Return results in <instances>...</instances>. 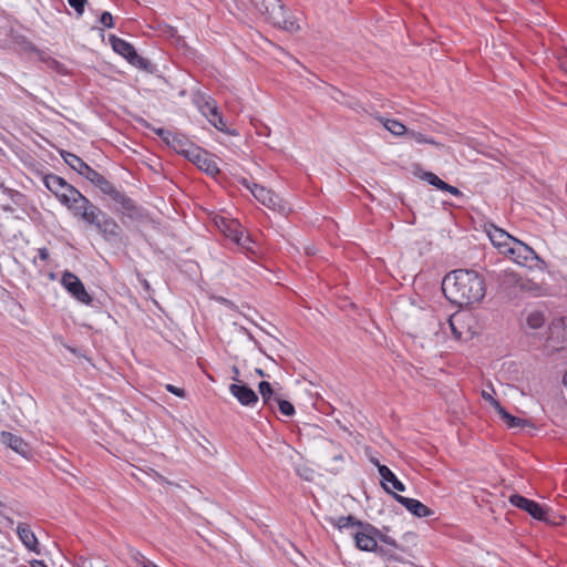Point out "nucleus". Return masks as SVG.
<instances>
[{
  "label": "nucleus",
  "mask_w": 567,
  "mask_h": 567,
  "mask_svg": "<svg viewBox=\"0 0 567 567\" xmlns=\"http://www.w3.org/2000/svg\"><path fill=\"white\" fill-rule=\"evenodd\" d=\"M444 296L458 307L481 301L486 292L485 280L477 271L456 269L447 274L442 281Z\"/></svg>",
  "instance_id": "1"
},
{
  "label": "nucleus",
  "mask_w": 567,
  "mask_h": 567,
  "mask_svg": "<svg viewBox=\"0 0 567 567\" xmlns=\"http://www.w3.org/2000/svg\"><path fill=\"white\" fill-rule=\"evenodd\" d=\"M327 522L339 530L357 528L352 532V537L359 550L375 553L379 547V528L368 522L360 520L353 515L328 517Z\"/></svg>",
  "instance_id": "2"
},
{
  "label": "nucleus",
  "mask_w": 567,
  "mask_h": 567,
  "mask_svg": "<svg viewBox=\"0 0 567 567\" xmlns=\"http://www.w3.org/2000/svg\"><path fill=\"white\" fill-rule=\"evenodd\" d=\"M256 9L268 17L275 24L289 32L300 30L298 20L295 17L287 16V10L280 0H250Z\"/></svg>",
  "instance_id": "3"
},
{
  "label": "nucleus",
  "mask_w": 567,
  "mask_h": 567,
  "mask_svg": "<svg viewBox=\"0 0 567 567\" xmlns=\"http://www.w3.org/2000/svg\"><path fill=\"white\" fill-rule=\"evenodd\" d=\"M45 187L56 197V199L66 208L73 204L76 198L81 199V192L68 183L63 177L53 173L43 177Z\"/></svg>",
  "instance_id": "4"
},
{
  "label": "nucleus",
  "mask_w": 567,
  "mask_h": 567,
  "mask_svg": "<svg viewBox=\"0 0 567 567\" xmlns=\"http://www.w3.org/2000/svg\"><path fill=\"white\" fill-rule=\"evenodd\" d=\"M60 155L73 171H75L79 175L87 179L90 183H92L95 187H97L101 192L102 188L107 186V181L102 174H100L97 171L93 169L90 165H87L81 157L78 155L68 152V151H60Z\"/></svg>",
  "instance_id": "5"
},
{
  "label": "nucleus",
  "mask_w": 567,
  "mask_h": 567,
  "mask_svg": "<svg viewBox=\"0 0 567 567\" xmlns=\"http://www.w3.org/2000/svg\"><path fill=\"white\" fill-rule=\"evenodd\" d=\"M509 503L528 513L534 519H537L539 522H545L547 524L558 525L564 520L565 518L563 516H558V522L554 518H550L548 516V511L546 507L540 505L539 503L529 499L523 495L519 494H513L509 496Z\"/></svg>",
  "instance_id": "6"
},
{
  "label": "nucleus",
  "mask_w": 567,
  "mask_h": 567,
  "mask_svg": "<svg viewBox=\"0 0 567 567\" xmlns=\"http://www.w3.org/2000/svg\"><path fill=\"white\" fill-rule=\"evenodd\" d=\"M320 465L332 474L342 470L344 451L342 446L333 441H326L320 451Z\"/></svg>",
  "instance_id": "7"
},
{
  "label": "nucleus",
  "mask_w": 567,
  "mask_h": 567,
  "mask_svg": "<svg viewBox=\"0 0 567 567\" xmlns=\"http://www.w3.org/2000/svg\"><path fill=\"white\" fill-rule=\"evenodd\" d=\"M241 184L252 194V196L262 205L267 206L268 208L277 212H284L285 205L282 204L281 198L275 194L272 190L249 182L248 179L244 178L241 181Z\"/></svg>",
  "instance_id": "8"
},
{
  "label": "nucleus",
  "mask_w": 567,
  "mask_h": 567,
  "mask_svg": "<svg viewBox=\"0 0 567 567\" xmlns=\"http://www.w3.org/2000/svg\"><path fill=\"white\" fill-rule=\"evenodd\" d=\"M519 266L533 268L538 262H544L535 250L523 241L515 239L511 248H507V255Z\"/></svg>",
  "instance_id": "9"
},
{
  "label": "nucleus",
  "mask_w": 567,
  "mask_h": 567,
  "mask_svg": "<svg viewBox=\"0 0 567 567\" xmlns=\"http://www.w3.org/2000/svg\"><path fill=\"white\" fill-rule=\"evenodd\" d=\"M81 199L76 198L73 204H70L68 209L73 213L75 217L81 218L87 225L93 226L97 218L103 217V210L94 205L86 196L81 194Z\"/></svg>",
  "instance_id": "10"
},
{
  "label": "nucleus",
  "mask_w": 567,
  "mask_h": 567,
  "mask_svg": "<svg viewBox=\"0 0 567 567\" xmlns=\"http://www.w3.org/2000/svg\"><path fill=\"white\" fill-rule=\"evenodd\" d=\"M61 285L76 301L92 306V296L86 291L83 282L75 274L65 270L61 277Z\"/></svg>",
  "instance_id": "11"
},
{
  "label": "nucleus",
  "mask_w": 567,
  "mask_h": 567,
  "mask_svg": "<svg viewBox=\"0 0 567 567\" xmlns=\"http://www.w3.org/2000/svg\"><path fill=\"white\" fill-rule=\"evenodd\" d=\"M186 158L210 176H215L219 173V167L215 159H213L210 154L199 146L192 148L190 154Z\"/></svg>",
  "instance_id": "12"
},
{
  "label": "nucleus",
  "mask_w": 567,
  "mask_h": 567,
  "mask_svg": "<svg viewBox=\"0 0 567 567\" xmlns=\"http://www.w3.org/2000/svg\"><path fill=\"white\" fill-rule=\"evenodd\" d=\"M102 193L107 195L114 203L121 206L122 213H127L130 216L137 213V206L134 200L126 196L123 192L118 190L111 182L107 183V186L102 188Z\"/></svg>",
  "instance_id": "13"
},
{
  "label": "nucleus",
  "mask_w": 567,
  "mask_h": 567,
  "mask_svg": "<svg viewBox=\"0 0 567 567\" xmlns=\"http://www.w3.org/2000/svg\"><path fill=\"white\" fill-rule=\"evenodd\" d=\"M99 233L102 235V237L107 240H116L121 237L122 228L117 224V221L111 217L109 214L103 212V217H99L97 221L93 225Z\"/></svg>",
  "instance_id": "14"
},
{
  "label": "nucleus",
  "mask_w": 567,
  "mask_h": 567,
  "mask_svg": "<svg viewBox=\"0 0 567 567\" xmlns=\"http://www.w3.org/2000/svg\"><path fill=\"white\" fill-rule=\"evenodd\" d=\"M199 111L205 115L209 123L217 128L220 132H228L226 122L221 115V113L218 111L217 103L214 99L208 97L203 101V103L199 105Z\"/></svg>",
  "instance_id": "15"
},
{
  "label": "nucleus",
  "mask_w": 567,
  "mask_h": 567,
  "mask_svg": "<svg viewBox=\"0 0 567 567\" xmlns=\"http://www.w3.org/2000/svg\"><path fill=\"white\" fill-rule=\"evenodd\" d=\"M393 498L416 517H429L434 514L430 507L421 503L419 499L405 497L396 493H393Z\"/></svg>",
  "instance_id": "16"
},
{
  "label": "nucleus",
  "mask_w": 567,
  "mask_h": 567,
  "mask_svg": "<svg viewBox=\"0 0 567 567\" xmlns=\"http://www.w3.org/2000/svg\"><path fill=\"white\" fill-rule=\"evenodd\" d=\"M229 392L238 400L241 405L254 406L258 402L257 393L246 383L230 384Z\"/></svg>",
  "instance_id": "17"
},
{
  "label": "nucleus",
  "mask_w": 567,
  "mask_h": 567,
  "mask_svg": "<svg viewBox=\"0 0 567 567\" xmlns=\"http://www.w3.org/2000/svg\"><path fill=\"white\" fill-rule=\"evenodd\" d=\"M487 235L492 244L499 250V252L504 255H507V248H511L514 240L516 239L495 225L491 226V228L487 230Z\"/></svg>",
  "instance_id": "18"
},
{
  "label": "nucleus",
  "mask_w": 567,
  "mask_h": 567,
  "mask_svg": "<svg viewBox=\"0 0 567 567\" xmlns=\"http://www.w3.org/2000/svg\"><path fill=\"white\" fill-rule=\"evenodd\" d=\"M379 475L381 476V485L384 488L386 493H390L393 495V491L389 487H391L398 492H404L405 485L396 477V475L386 466L377 463Z\"/></svg>",
  "instance_id": "19"
},
{
  "label": "nucleus",
  "mask_w": 567,
  "mask_h": 567,
  "mask_svg": "<svg viewBox=\"0 0 567 567\" xmlns=\"http://www.w3.org/2000/svg\"><path fill=\"white\" fill-rule=\"evenodd\" d=\"M1 442H2V444L7 445L11 450H13L16 453H18L24 457H27L31 452L29 444L22 437L13 434L11 432L2 431L1 432Z\"/></svg>",
  "instance_id": "20"
},
{
  "label": "nucleus",
  "mask_w": 567,
  "mask_h": 567,
  "mask_svg": "<svg viewBox=\"0 0 567 567\" xmlns=\"http://www.w3.org/2000/svg\"><path fill=\"white\" fill-rule=\"evenodd\" d=\"M166 145L184 157H187L190 154L192 148H195L196 146L184 134L178 132H173L171 134Z\"/></svg>",
  "instance_id": "21"
},
{
  "label": "nucleus",
  "mask_w": 567,
  "mask_h": 567,
  "mask_svg": "<svg viewBox=\"0 0 567 567\" xmlns=\"http://www.w3.org/2000/svg\"><path fill=\"white\" fill-rule=\"evenodd\" d=\"M17 534L23 545L31 551L39 554L38 539L33 530L27 524H19L17 527Z\"/></svg>",
  "instance_id": "22"
},
{
  "label": "nucleus",
  "mask_w": 567,
  "mask_h": 567,
  "mask_svg": "<svg viewBox=\"0 0 567 567\" xmlns=\"http://www.w3.org/2000/svg\"><path fill=\"white\" fill-rule=\"evenodd\" d=\"M258 390L261 395L262 402L269 409H274L277 401L281 398L277 394L272 385L268 381H261L258 384Z\"/></svg>",
  "instance_id": "23"
},
{
  "label": "nucleus",
  "mask_w": 567,
  "mask_h": 567,
  "mask_svg": "<svg viewBox=\"0 0 567 567\" xmlns=\"http://www.w3.org/2000/svg\"><path fill=\"white\" fill-rule=\"evenodd\" d=\"M109 41L112 45L113 51L122 55L125 60H127V56H131L135 51L133 44H131L124 39L116 37L115 34H111L109 37Z\"/></svg>",
  "instance_id": "24"
},
{
  "label": "nucleus",
  "mask_w": 567,
  "mask_h": 567,
  "mask_svg": "<svg viewBox=\"0 0 567 567\" xmlns=\"http://www.w3.org/2000/svg\"><path fill=\"white\" fill-rule=\"evenodd\" d=\"M522 277L513 271H504L499 275V285L503 289H514V293L517 295L518 286Z\"/></svg>",
  "instance_id": "25"
},
{
  "label": "nucleus",
  "mask_w": 567,
  "mask_h": 567,
  "mask_svg": "<svg viewBox=\"0 0 567 567\" xmlns=\"http://www.w3.org/2000/svg\"><path fill=\"white\" fill-rule=\"evenodd\" d=\"M134 68L145 71L148 73H153L155 71V65L146 58L141 56L136 50L133 52L131 56H127L126 60Z\"/></svg>",
  "instance_id": "26"
},
{
  "label": "nucleus",
  "mask_w": 567,
  "mask_h": 567,
  "mask_svg": "<svg viewBox=\"0 0 567 567\" xmlns=\"http://www.w3.org/2000/svg\"><path fill=\"white\" fill-rule=\"evenodd\" d=\"M378 120L382 123L384 128H386L394 136H402L404 134H408L406 126L396 120L386 118L383 116H379Z\"/></svg>",
  "instance_id": "27"
},
{
  "label": "nucleus",
  "mask_w": 567,
  "mask_h": 567,
  "mask_svg": "<svg viewBox=\"0 0 567 567\" xmlns=\"http://www.w3.org/2000/svg\"><path fill=\"white\" fill-rule=\"evenodd\" d=\"M543 291V287L529 279L522 278L520 284L518 286L517 293L528 295L532 297L540 296Z\"/></svg>",
  "instance_id": "28"
},
{
  "label": "nucleus",
  "mask_w": 567,
  "mask_h": 567,
  "mask_svg": "<svg viewBox=\"0 0 567 567\" xmlns=\"http://www.w3.org/2000/svg\"><path fill=\"white\" fill-rule=\"evenodd\" d=\"M398 551L400 550L394 549L393 547L379 546L375 550V554L384 561L402 563L403 557Z\"/></svg>",
  "instance_id": "29"
},
{
  "label": "nucleus",
  "mask_w": 567,
  "mask_h": 567,
  "mask_svg": "<svg viewBox=\"0 0 567 567\" xmlns=\"http://www.w3.org/2000/svg\"><path fill=\"white\" fill-rule=\"evenodd\" d=\"M497 414L501 416V419L507 424L508 427L511 429H514V427H522V426H525L526 424H528V421L527 420H524V419H520V417H517V416H514L512 415L511 413H508L505 408H499V411L497 412Z\"/></svg>",
  "instance_id": "30"
},
{
  "label": "nucleus",
  "mask_w": 567,
  "mask_h": 567,
  "mask_svg": "<svg viewBox=\"0 0 567 567\" xmlns=\"http://www.w3.org/2000/svg\"><path fill=\"white\" fill-rule=\"evenodd\" d=\"M526 323L532 329H539L545 323L544 313L539 310H535L528 313Z\"/></svg>",
  "instance_id": "31"
},
{
  "label": "nucleus",
  "mask_w": 567,
  "mask_h": 567,
  "mask_svg": "<svg viewBox=\"0 0 567 567\" xmlns=\"http://www.w3.org/2000/svg\"><path fill=\"white\" fill-rule=\"evenodd\" d=\"M233 240L246 252H254L251 248L252 240L249 236H244L243 231H235L233 235Z\"/></svg>",
  "instance_id": "32"
},
{
  "label": "nucleus",
  "mask_w": 567,
  "mask_h": 567,
  "mask_svg": "<svg viewBox=\"0 0 567 567\" xmlns=\"http://www.w3.org/2000/svg\"><path fill=\"white\" fill-rule=\"evenodd\" d=\"M421 178L425 182H427L430 185L436 187L440 190H444L446 187V184L444 181H442L437 175H435L432 172H425L421 176Z\"/></svg>",
  "instance_id": "33"
},
{
  "label": "nucleus",
  "mask_w": 567,
  "mask_h": 567,
  "mask_svg": "<svg viewBox=\"0 0 567 567\" xmlns=\"http://www.w3.org/2000/svg\"><path fill=\"white\" fill-rule=\"evenodd\" d=\"M276 405H278L280 413L285 416L290 417V416H293L296 413L293 404L282 398H280L277 401Z\"/></svg>",
  "instance_id": "34"
},
{
  "label": "nucleus",
  "mask_w": 567,
  "mask_h": 567,
  "mask_svg": "<svg viewBox=\"0 0 567 567\" xmlns=\"http://www.w3.org/2000/svg\"><path fill=\"white\" fill-rule=\"evenodd\" d=\"M379 536L380 537H378V544L382 543L384 546L393 547L394 549L403 551V547L400 544H398V542L393 537L383 534L380 529Z\"/></svg>",
  "instance_id": "35"
},
{
  "label": "nucleus",
  "mask_w": 567,
  "mask_h": 567,
  "mask_svg": "<svg viewBox=\"0 0 567 567\" xmlns=\"http://www.w3.org/2000/svg\"><path fill=\"white\" fill-rule=\"evenodd\" d=\"M68 2L75 10L78 17H81L84 13L87 0H68Z\"/></svg>",
  "instance_id": "36"
},
{
  "label": "nucleus",
  "mask_w": 567,
  "mask_h": 567,
  "mask_svg": "<svg viewBox=\"0 0 567 567\" xmlns=\"http://www.w3.org/2000/svg\"><path fill=\"white\" fill-rule=\"evenodd\" d=\"M99 21L103 27H105L107 29L114 28V19H113V16L109 11L102 12Z\"/></svg>",
  "instance_id": "37"
},
{
  "label": "nucleus",
  "mask_w": 567,
  "mask_h": 567,
  "mask_svg": "<svg viewBox=\"0 0 567 567\" xmlns=\"http://www.w3.org/2000/svg\"><path fill=\"white\" fill-rule=\"evenodd\" d=\"M152 131L166 144L173 131L163 127H153Z\"/></svg>",
  "instance_id": "38"
},
{
  "label": "nucleus",
  "mask_w": 567,
  "mask_h": 567,
  "mask_svg": "<svg viewBox=\"0 0 567 567\" xmlns=\"http://www.w3.org/2000/svg\"><path fill=\"white\" fill-rule=\"evenodd\" d=\"M165 389H166L169 393H172V394H174V395H176V396H178V398L184 399V398L186 396V391H185L184 389H182V388H177V386H175V385H173V384H166V385H165Z\"/></svg>",
  "instance_id": "39"
},
{
  "label": "nucleus",
  "mask_w": 567,
  "mask_h": 567,
  "mask_svg": "<svg viewBox=\"0 0 567 567\" xmlns=\"http://www.w3.org/2000/svg\"><path fill=\"white\" fill-rule=\"evenodd\" d=\"M482 396L485 401H487L494 409L496 412L499 411V408H503L502 404L499 403L498 400L494 399L491 394H488L487 392L483 391L482 393Z\"/></svg>",
  "instance_id": "40"
},
{
  "label": "nucleus",
  "mask_w": 567,
  "mask_h": 567,
  "mask_svg": "<svg viewBox=\"0 0 567 567\" xmlns=\"http://www.w3.org/2000/svg\"><path fill=\"white\" fill-rule=\"evenodd\" d=\"M406 135H409L412 140L420 144H425L427 137L426 135L415 131H408Z\"/></svg>",
  "instance_id": "41"
},
{
  "label": "nucleus",
  "mask_w": 567,
  "mask_h": 567,
  "mask_svg": "<svg viewBox=\"0 0 567 567\" xmlns=\"http://www.w3.org/2000/svg\"><path fill=\"white\" fill-rule=\"evenodd\" d=\"M443 192H447L453 196H462L463 195L462 192L457 187L452 186L450 184H446V187L444 188Z\"/></svg>",
  "instance_id": "42"
},
{
  "label": "nucleus",
  "mask_w": 567,
  "mask_h": 567,
  "mask_svg": "<svg viewBox=\"0 0 567 567\" xmlns=\"http://www.w3.org/2000/svg\"><path fill=\"white\" fill-rule=\"evenodd\" d=\"M38 257L42 260V261H47L49 259V250L47 247H41L38 249Z\"/></svg>",
  "instance_id": "43"
},
{
  "label": "nucleus",
  "mask_w": 567,
  "mask_h": 567,
  "mask_svg": "<svg viewBox=\"0 0 567 567\" xmlns=\"http://www.w3.org/2000/svg\"><path fill=\"white\" fill-rule=\"evenodd\" d=\"M449 322H450V327H451L452 333H453L457 339H460V338L462 337V332H461V331H458V330L455 328V326H454V323H453V321H452V318H450Z\"/></svg>",
  "instance_id": "44"
},
{
  "label": "nucleus",
  "mask_w": 567,
  "mask_h": 567,
  "mask_svg": "<svg viewBox=\"0 0 567 567\" xmlns=\"http://www.w3.org/2000/svg\"><path fill=\"white\" fill-rule=\"evenodd\" d=\"M425 144H431L435 147H442L443 144H441L440 142L435 141L433 137H426V141H425Z\"/></svg>",
  "instance_id": "45"
},
{
  "label": "nucleus",
  "mask_w": 567,
  "mask_h": 567,
  "mask_svg": "<svg viewBox=\"0 0 567 567\" xmlns=\"http://www.w3.org/2000/svg\"><path fill=\"white\" fill-rule=\"evenodd\" d=\"M32 567H48V565L43 560L33 559L31 561Z\"/></svg>",
  "instance_id": "46"
},
{
  "label": "nucleus",
  "mask_w": 567,
  "mask_h": 567,
  "mask_svg": "<svg viewBox=\"0 0 567 567\" xmlns=\"http://www.w3.org/2000/svg\"><path fill=\"white\" fill-rule=\"evenodd\" d=\"M255 372H256V374H258L259 377H262V378H264V377H268V374H266V373H265V371H264L262 369H260V368H256V369H255Z\"/></svg>",
  "instance_id": "47"
},
{
  "label": "nucleus",
  "mask_w": 567,
  "mask_h": 567,
  "mask_svg": "<svg viewBox=\"0 0 567 567\" xmlns=\"http://www.w3.org/2000/svg\"><path fill=\"white\" fill-rule=\"evenodd\" d=\"M233 371H234V375H235L233 379H234L235 381H238V374H239V370H238V368H237V367H234V368H233Z\"/></svg>",
  "instance_id": "48"
},
{
  "label": "nucleus",
  "mask_w": 567,
  "mask_h": 567,
  "mask_svg": "<svg viewBox=\"0 0 567 567\" xmlns=\"http://www.w3.org/2000/svg\"><path fill=\"white\" fill-rule=\"evenodd\" d=\"M142 284H143V286H144V288H145L146 290H150V288H151V287H150V284H148V281H147V280H145V279H144V280L142 281Z\"/></svg>",
  "instance_id": "49"
},
{
  "label": "nucleus",
  "mask_w": 567,
  "mask_h": 567,
  "mask_svg": "<svg viewBox=\"0 0 567 567\" xmlns=\"http://www.w3.org/2000/svg\"><path fill=\"white\" fill-rule=\"evenodd\" d=\"M563 382H564L565 386H567V372L564 375Z\"/></svg>",
  "instance_id": "50"
},
{
  "label": "nucleus",
  "mask_w": 567,
  "mask_h": 567,
  "mask_svg": "<svg viewBox=\"0 0 567 567\" xmlns=\"http://www.w3.org/2000/svg\"><path fill=\"white\" fill-rule=\"evenodd\" d=\"M557 328H558L557 326H554V327L551 328V336H554V334H555V331H556V329H557Z\"/></svg>",
  "instance_id": "51"
},
{
  "label": "nucleus",
  "mask_w": 567,
  "mask_h": 567,
  "mask_svg": "<svg viewBox=\"0 0 567 567\" xmlns=\"http://www.w3.org/2000/svg\"><path fill=\"white\" fill-rule=\"evenodd\" d=\"M175 32H176V30H175V29H172L171 35H172V37H174V35H175Z\"/></svg>",
  "instance_id": "52"
},
{
  "label": "nucleus",
  "mask_w": 567,
  "mask_h": 567,
  "mask_svg": "<svg viewBox=\"0 0 567 567\" xmlns=\"http://www.w3.org/2000/svg\"><path fill=\"white\" fill-rule=\"evenodd\" d=\"M4 507V504L0 501V508Z\"/></svg>",
  "instance_id": "53"
}]
</instances>
